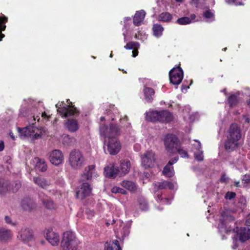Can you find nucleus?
<instances>
[{"label":"nucleus","instance_id":"a19ab883","mask_svg":"<svg viewBox=\"0 0 250 250\" xmlns=\"http://www.w3.org/2000/svg\"><path fill=\"white\" fill-rule=\"evenodd\" d=\"M40 198L42 204L46 208L48 209H53L55 208L56 206L53 201L51 199L47 197L42 198L41 196H40Z\"/></svg>","mask_w":250,"mask_h":250},{"label":"nucleus","instance_id":"aec40b11","mask_svg":"<svg viewBox=\"0 0 250 250\" xmlns=\"http://www.w3.org/2000/svg\"><path fill=\"white\" fill-rule=\"evenodd\" d=\"M13 233L11 230L5 228H0V242L7 243L12 239Z\"/></svg>","mask_w":250,"mask_h":250},{"label":"nucleus","instance_id":"20e7f679","mask_svg":"<svg viewBox=\"0 0 250 250\" xmlns=\"http://www.w3.org/2000/svg\"><path fill=\"white\" fill-rule=\"evenodd\" d=\"M56 107L58 113L62 118H68L79 114L78 109L68 99L66 100L65 102L64 101L58 102L56 104Z\"/></svg>","mask_w":250,"mask_h":250},{"label":"nucleus","instance_id":"0eeeda50","mask_svg":"<svg viewBox=\"0 0 250 250\" xmlns=\"http://www.w3.org/2000/svg\"><path fill=\"white\" fill-rule=\"evenodd\" d=\"M68 162L73 169L79 170L85 164L86 160L81 151L74 149L70 152Z\"/></svg>","mask_w":250,"mask_h":250},{"label":"nucleus","instance_id":"bb28decb","mask_svg":"<svg viewBox=\"0 0 250 250\" xmlns=\"http://www.w3.org/2000/svg\"><path fill=\"white\" fill-rule=\"evenodd\" d=\"M180 111L182 112V115L183 117L184 120L188 125H190L194 121L192 116L190 114V106L187 105L180 107Z\"/></svg>","mask_w":250,"mask_h":250},{"label":"nucleus","instance_id":"c85d7f7f","mask_svg":"<svg viewBox=\"0 0 250 250\" xmlns=\"http://www.w3.org/2000/svg\"><path fill=\"white\" fill-rule=\"evenodd\" d=\"M156 200L162 205H168L171 203L172 198L163 197V193L159 191L154 190Z\"/></svg>","mask_w":250,"mask_h":250},{"label":"nucleus","instance_id":"e2e57ef3","mask_svg":"<svg viewBox=\"0 0 250 250\" xmlns=\"http://www.w3.org/2000/svg\"><path fill=\"white\" fill-rule=\"evenodd\" d=\"M137 49H133V51H132V57H135L138 55V51Z\"/></svg>","mask_w":250,"mask_h":250},{"label":"nucleus","instance_id":"de8ad7c7","mask_svg":"<svg viewBox=\"0 0 250 250\" xmlns=\"http://www.w3.org/2000/svg\"><path fill=\"white\" fill-rule=\"evenodd\" d=\"M111 191L112 193L115 194L121 193L122 194L125 195L127 193V192L125 190L117 186L113 187L111 188Z\"/></svg>","mask_w":250,"mask_h":250},{"label":"nucleus","instance_id":"2f4dec72","mask_svg":"<svg viewBox=\"0 0 250 250\" xmlns=\"http://www.w3.org/2000/svg\"><path fill=\"white\" fill-rule=\"evenodd\" d=\"M228 103L229 104V106L231 107V112H232L234 114H240V112L238 111H235L233 110V108L237 106L238 103H239V98L237 96L234 94H231L228 97Z\"/></svg>","mask_w":250,"mask_h":250},{"label":"nucleus","instance_id":"72a5a7b5","mask_svg":"<svg viewBox=\"0 0 250 250\" xmlns=\"http://www.w3.org/2000/svg\"><path fill=\"white\" fill-rule=\"evenodd\" d=\"M33 162L35 163V167L37 170L41 171H45L46 170L47 167L45 161L43 159L35 158L33 160Z\"/></svg>","mask_w":250,"mask_h":250},{"label":"nucleus","instance_id":"39448f33","mask_svg":"<svg viewBox=\"0 0 250 250\" xmlns=\"http://www.w3.org/2000/svg\"><path fill=\"white\" fill-rule=\"evenodd\" d=\"M232 211L229 208H225L221 212L219 217L218 228L221 233L230 232L233 229L231 228L229 223L233 220L232 216Z\"/></svg>","mask_w":250,"mask_h":250},{"label":"nucleus","instance_id":"774afa93","mask_svg":"<svg viewBox=\"0 0 250 250\" xmlns=\"http://www.w3.org/2000/svg\"><path fill=\"white\" fill-rule=\"evenodd\" d=\"M237 241L236 240H233V245L232 246V248L233 249H235L237 248L238 246L236 245Z\"/></svg>","mask_w":250,"mask_h":250},{"label":"nucleus","instance_id":"a878e982","mask_svg":"<svg viewBox=\"0 0 250 250\" xmlns=\"http://www.w3.org/2000/svg\"><path fill=\"white\" fill-rule=\"evenodd\" d=\"M130 162L129 160H124L120 161V166L117 167L120 175H124L128 173L130 168Z\"/></svg>","mask_w":250,"mask_h":250},{"label":"nucleus","instance_id":"2eb2a0df","mask_svg":"<svg viewBox=\"0 0 250 250\" xmlns=\"http://www.w3.org/2000/svg\"><path fill=\"white\" fill-rule=\"evenodd\" d=\"M49 160L51 163L55 166H58L62 163L64 157L61 151L54 149L49 153Z\"/></svg>","mask_w":250,"mask_h":250},{"label":"nucleus","instance_id":"09e8293b","mask_svg":"<svg viewBox=\"0 0 250 250\" xmlns=\"http://www.w3.org/2000/svg\"><path fill=\"white\" fill-rule=\"evenodd\" d=\"M176 152H177L181 156V157L183 158H188V154L187 151L186 150H184L180 146V145L176 149Z\"/></svg>","mask_w":250,"mask_h":250},{"label":"nucleus","instance_id":"393cba45","mask_svg":"<svg viewBox=\"0 0 250 250\" xmlns=\"http://www.w3.org/2000/svg\"><path fill=\"white\" fill-rule=\"evenodd\" d=\"M159 121L161 123H169L173 121V115L172 113L167 110L159 111Z\"/></svg>","mask_w":250,"mask_h":250},{"label":"nucleus","instance_id":"7ed1b4c3","mask_svg":"<svg viewBox=\"0 0 250 250\" xmlns=\"http://www.w3.org/2000/svg\"><path fill=\"white\" fill-rule=\"evenodd\" d=\"M241 137L240 127L236 124H232L229 129L227 135V140L225 143V147L228 151H231L237 148L239 141Z\"/></svg>","mask_w":250,"mask_h":250},{"label":"nucleus","instance_id":"473e14b6","mask_svg":"<svg viewBox=\"0 0 250 250\" xmlns=\"http://www.w3.org/2000/svg\"><path fill=\"white\" fill-rule=\"evenodd\" d=\"M21 207L24 210L31 211L36 208V204L33 200L27 198L22 201Z\"/></svg>","mask_w":250,"mask_h":250},{"label":"nucleus","instance_id":"f8f14e48","mask_svg":"<svg viewBox=\"0 0 250 250\" xmlns=\"http://www.w3.org/2000/svg\"><path fill=\"white\" fill-rule=\"evenodd\" d=\"M92 190V186L91 184L86 181L83 182L76 192L77 198L83 200L91 195Z\"/></svg>","mask_w":250,"mask_h":250},{"label":"nucleus","instance_id":"c9c22d12","mask_svg":"<svg viewBox=\"0 0 250 250\" xmlns=\"http://www.w3.org/2000/svg\"><path fill=\"white\" fill-rule=\"evenodd\" d=\"M143 92L145 100L147 102H151L155 93L154 90L152 88L145 87L143 89Z\"/></svg>","mask_w":250,"mask_h":250},{"label":"nucleus","instance_id":"0e129e2a","mask_svg":"<svg viewBox=\"0 0 250 250\" xmlns=\"http://www.w3.org/2000/svg\"><path fill=\"white\" fill-rule=\"evenodd\" d=\"M124 121L125 122L127 121L126 117L125 116H124V117H121L120 119V123L121 124H123Z\"/></svg>","mask_w":250,"mask_h":250},{"label":"nucleus","instance_id":"052dcab7","mask_svg":"<svg viewBox=\"0 0 250 250\" xmlns=\"http://www.w3.org/2000/svg\"><path fill=\"white\" fill-rule=\"evenodd\" d=\"M86 213L89 218H91L94 215V212L91 210H87Z\"/></svg>","mask_w":250,"mask_h":250},{"label":"nucleus","instance_id":"a211bd4d","mask_svg":"<svg viewBox=\"0 0 250 250\" xmlns=\"http://www.w3.org/2000/svg\"><path fill=\"white\" fill-rule=\"evenodd\" d=\"M64 127L71 132H75L79 128V124L75 118H69L64 122Z\"/></svg>","mask_w":250,"mask_h":250},{"label":"nucleus","instance_id":"13d9d810","mask_svg":"<svg viewBox=\"0 0 250 250\" xmlns=\"http://www.w3.org/2000/svg\"><path fill=\"white\" fill-rule=\"evenodd\" d=\"M21 186V184L20 182H19L16 183L15 188H14L12 189V191L14 192H16L20 188Z\"/></svg>","mask_w":250,"mask_h":250},{"label":"nucleus","instance_id":"6e6552de","mask_svg":"<svg viewBox=\"0 0 250 250\" xmlns=\"http://www.w3.org/2000/svg\"><path fill=\"white\" fill-rule=\"evenodd\" d=\"M24 101L25 104H28L29 106L35 108L33 111V120L34 121L37 120L38 122L45 123L49 121L50 118V115L48 114L45 112H37L38 109L37 108L38 107V105L40 104L39 102L31 98L25 99Z\"/></svg>","mask_w":250,"mask_h":250},{"label":"nucleus","instance_id":"7c9ffc66","mask_svg":"<svg viewBox=\"0 0 250 250\" xmlns=\"http://www.w3.org/2000/svg\"><path fill=\"white\" fill-rule=\"evenodd\" d=\"M159 111L150 109L146 112V119L152 122H159Z\"/></svg>","mask_w":250,"mask_h":250},{"label":"nucleus","instance_id":"3c124183","mask_svg":"<svg viewBox=\"0 0 250 250\" xmlns=\"http://www.w3.org/2000/svg\"><path fill=\"white\" fill-rule=\"evenodd\" d=\"M62 142L64 144L68 145L71 141V139L69 135L66 134H63L62 136Z\"/></svg>","mask_w":250,"mask_h":250},{"label":"nucleus","instance_id":"f257e3e1","mask_svg":"<svg viewBox=\"0 0 250 250\" xmlns=\"http://www.w3.org/2000/svg\"><path fill=\"white\" fill-rule=\"evenodd\" d=\"M100 135L104 138V149L105 153L112 155L118 154L121 149L120 141L117 137L120 134V129L115 125H101L100 127Z\"/></svg>","mask_w":250,"mask_h":250},{"label":"nucleus","instance_id":"37998d69","mask_svg":"<svg viewBox=\"0 0 250 250\" xmlns=\"http://www.w3.org/2000/svg\"><path fill=\"white\" fill-rule=\"evenodd\" d=\"M172 15L168 12H163L159 15L158 20L164 22H167L172 19Z\"/></svg>","mask_w":250,"mask_h":250},{"label":"nucleus","instance_id":"6e6d98bb","mask_svg":"<svg viewBox=\"0 0 250 250\" xmlns=\"http://www.w3.org/2000/svg\"><path fill=\"white\" fill-rule=\"evenodd\" d=\"M203 0H192V3L195 5L196 7H200V3L202 2Z\"/></svg>","mask_w":250,"mask_h":250},{"label":"nucleus","instance_id":"c03bdc74","mask_svg":"<svg viewBox=\"0 0 250 250\" xmlns=\"http://www.w3.org/2000/svg\"><path fill=\"white\" fill-rule=\"evenodd\" d=\"M8 182L3 179H0V194H4L8 190Z\"/></svg>","mask_w":250,"mask_h":250},{"label":"nucleus","instance_id":"79ce46f5","mask_svg":"<svg viewBox=\"0 0 250 250\" xmlns=\"http://www.w3.org/2000/svg\"><path fill=\"white\" fill-rule=\"evenodd\" d=\"M7 21V18L3 15L0 17V41L4 37V35L1 33V31L5 29L6 26L3 25V23H5Z\"/></svg>","mask_w":250,"mask_h":250},{"label":"nucleus","instance_id":"4be33fe9","mask_svg":"<svg viewBox=\"0 0 250 250\" xmlns=\"http://www.w3.org/2000/svg\"><path fill=\"white\" fill-rule=\"evenodd\" d=\"M104 174L105 177L114 178L119 174L118 168L113 164H110L104 167Z\"/></svg>","mask_w":250,"mask_h":250},{"label":"nucleus","instance_id":"e433bc0d","mask_svg":"<svg viewBox=\"0 0 250 250\" xmlns=\"http://www.w3.org/2000/svg\"><path fill=\"white\" fill-rule=\"evenodd\" d=\"M196 16L195 14L190 15V18L188 17H184L178 19L177 20V23L180 25H186L189 24L195 21Z\"/></svg>","mask_w":250,"mask_h":250},{"label":"nucleus","instance_id":"cd10ccee","mask_svg":"<svg viewBox=\"0 0 250 250\" xmlns=\"http://www.w3.org/2000/svg\"><path fill=\"white\" fill-rule=\"evenodd\" d=\"M146 13L144 10L136 12L133 18V22L135 26H140L143 23Z\"/></svg>","mask_w":250,"mask_h":250},{"label":"nucleus","instance_id":"9d476101","mask_svg":"<svg viewBox=\"0 0 250 250\" xmlns=\"http://www.w3.org/2000/svg\"><path fill=\"white\" fill-rule=\"evenodd\" d=\"M164 144L166 149L169 154H174L176 152V149L180 143L177 137L173 134H167L164 140Z\"/></svg>","mask_w":250,"mask_h":250},{"label":"nucleus","instance_id":"8fccbe9b","mask_svg":"<svg viewBox=\"0 0 250 250\" xmlns=\"http://www.w3.org/2000/svg\"><path fill=\"white\" fill-rule=\"evenodd\" d=\"M139 206L141 209L142 210H146L148 208V204L147 202L145 200H140Z\"/></svg>","mask_w":250,"mask_h":250},{"label":"nucleus","instance_id":"9b49d317","mask_svg":"<svg viewBox=\"0 0 250 250\" xmlns=\"http://www.w3.org/2000/svg\"><path fill=\"white\" fill-rule=\"evenodd\" d=\"M141 166L145 168L152 167L156 161L155 154L151 150L146 151L141 155Z\"/></svg>","mask_w":250,"mask_h":250},{"label":"nucleus","instance_id":"5701e85b","mask_svg":"<svg viewBox=\"0 0 250 250\" xmlns=\"http://www.w3.org/2000/svg\"><path fill=\"white\" fill-rule=\"evenodd\" d=\"M46 238L49 243L54 246H57L60 241V237L59 234L51 229L47 230Z\"/></svg>","mask_w":250,"mask_h":250},{"label":"nucleus","instance_id":"bf43d9fd","mask_svg":"<svg viewBox=\"0 0 250 250\" xmlns=\"http://www.w3.org/2000/svg\"><path fill=\"white\" fill-rule=\"evenodd\" d=\"M243 181L245 182V183H248L250 181V175L246 174L243 179Z\"/></svg>","mask_w":250,"mask_h":250},{"label":"nucleus","instance_id":"680f3d73","mask_svg":"<svg viewBox=\"0 0 250 250\" xmlns=\"http://www.w3.org/2000/svg\"><path fill=\"white\" fill-rule=\"evenodd\" d=\"M220 180L221 182L226 183L228 181V178L225 175H223L221 177Z\"/></svg>","mask_w":250,"mask_h":250},{"label":"nucleus","instance_id":"1a4fd4ad","mask_svg":"<svg viewBox=\"0 0 250 250\" xmlns=\"http://www.w3.org/2000/svg\"><path fill=\"white\" fill-rule=\"evenodd\" d=\"M131 224L132 221L131 220H128L125 222L119 220L115 229L117 238L124 240L126 236H128L130 233Z\"/></svg>","mask_w":250,"mask_h":250},{"label":"nucleus","instance_id":"423d86ee","mask_svg":"<svg viewBox=\"0 0 250 250\" xmlns=\"http://www.w3.org/2000/svg\"><path fill=\"white\" fill-rule=\"evenodd\" d=\"M79 244L75 234L70 231L64 232L61 242V250H77Z\"/></svg>","mask_w":250,"mask_h":250},{"label":"nucleus","instance_id":"f03ea898","mask_svg":"<svg viewBox=\"0 0 250 250\" xmlns=\"http://www.w3.org/2000/svg\"><path fill=\"white\" fill-rule=\"evenodd\" d=\"M17 131L21 139H29L32 141L41 139L46 134L43 127H37L34 123L22 128L17 127Z\"/></svg>","mask_w":250,"mask_h":250},{"label":"nucleus","instance_id":"a18cd8bd","mask_svg":"<svg viewBox=\"0 0 250 250\" xmlns=\"http://www.w3.org/2000/svg\"><path fill=\"white\" fill-rule=\"evenodd\" d=\"M140 44L138 42H131L127 43L125 46L124 48L126 49L131 50L134 49H138L139 48Z\"/></svg>","mask_w":250,"mask_h":250},{"label":"nucleus","instance_id":"f704fd0d","mask_svg":"<svg viewBox=\"0 0 250 250\" xmlns=\"http://www.w3.org/2000/svg\"><path fill=\"white\" fill-rule=\"evenodd\" d=\"M121 185L131 192H134L137 190L136 184L132 181L124 180L122 182Z\"/></svg>","mask_w":250,"mask_h":250},{"label":"nucleus","instance_id":"864d4df0","mask_svg":"<svg viewBox=\"0 0 250 250\" xmlns=\"http://www.w3.org/2000/svg\"><path fill=\"white\" fill-rule=\"evenodd\" d=\"M226 2L229 4H234L236 6L244 5L242 2H237V0H227Z\"/></svg>","mask_w":250,"mask_h":250},{"label":"nucleus","instance_id":"4468645a","mask_svg":"<svg viewBox=\"0 0 250 250\" xmlns=\"http://www.w3.org/2000/svg\"><path fill=\"white\" fill-rule=\"evenodd\" d=\"M99 175L95 169V166L92 165L88 166L84 168L82 173V178L83 180L92 181L94 179L97 178Z\"/></svg>","mask_w":250,"mask_h":250},{"label":"nucleus","instance_id":"dca6fc26","mask_svg":"<svg viewBox=\"0 0 250 250\" xmlns=\"http://www.w3.org/2000/svg\"><path fill=\"white\" fill-rule=\"evenodd\" d=\"M18 238L24 242L31 241L33 238V231L29 228H22L19 231Z\"/></svg>","mask_w":250,"mask_h":250},{"label":"nucleus","instance_id":"ea45409f","mask_svg":"<svg viewBox=\"0 0 250 250\" xmlns=\"http://www.w3.org/2000/svg\"><path fill=\"white\" fill-rule=\"evenodd\" d=\"M164 28L160 24H155L152 27L153 34L156 38H160L162 36Z\"/></svg>","mask_w":250,"mask_h":250},{"label":"nucleus","instance_id":"c756f323","mask_svg":"<svg viewBox=\"0 0 250 250\" xmlns=\"http://www.w3.org/2000/svg\"><path fill=\"white\" fill-rule=\"evenodd\" d=\"M195 144H193L194 157L198 161H202L204 158L203 151L201 150V143L198 141H195Z\"/></svg>","mask_w":250,"mask_h":250},{"label":"nucleus","instance_id":"ddd939ff","mask_svg":"<svg viewBox=\"0 0 250 250\" xmlns=\"http://www.w3.org/2000/svg\"><path fill=\"white\" fill-rule=\"evenodd\" d=\"M169 75L170 83L174 85H179L183 79L184 73L181 67H174L170 71Z\"/></svg>","mask_w":250,"mask_h":250},{"label":"nucleus","instance_id":"b1692460","mask_svg":"<svg viewBox=\"0 0 250 250\" xmlns=\"http://www.w3.org/2000/svg\"><path fill=\"white\" fill-rule=\"evenodd\" d=\"M237 235L241 242H245L250 239V229L249 228H241L237 229Z\"/></svg>","mask_w":250,"mask_h":250},{"label":"nucleus","instance_id":"69168bd1","mask_svg":"<svg viewBox=\"0 0 250 250\" xmlns=\"http://www.w3.org/2000/svg\"><path fill=\"white\" fill-rule=\"evenodd\" d=\"M4 143L2 141H0V151H2L4 149Z\"/></svg>","mask_w":250,"mask_h":250},{"label":"nucleus","instance_id":"412c9836","mask_svg":"<svg viewBox=\"0 0 250 250\" xmlns=\"http://www.w3.org/2000/svg\"><path fill=\"white\" fill-rule=\"evenodd\" d=\"M34 182L40 187L49 190L50 192H51L50 188H52V185L49 181L46 180L45 178L38 176L33 178Z\"/></svg>","mask_w":250,"mask_h":250},{"label":"nucleus","instance_id":"338daca9","mask_svg":"<svg viewBox=\"0 0 250 250\" xmlns=\"http://www.w3.org/2000/svg\"><path fill=\"white\" fill-rule=\"evenodd\" d=\"M246 223L247 225L250 226V213L248 215Z\"/></svg>","mask_w":250,"mask_h":250},{"label":"nucleus","instance_id":"49530a36","mask_svg":"<svg viewBox=\"0 0 250 250\" xmlns=\"http://www.w3.org/2000/svg\"><path fill=\"white\" fill-rule=\"evenodd\" d=\"M147 35L144 31H139L135 35V38L142 41H144L147 39Z\"/></svg>","mask_w":250,"mask_h":250},{"label":"nucleus","instance_id":"58836bf2","mask_svg":"<svg viewBox=\"0 0 250 250\" xmlns=\"http://www.w3.org/2000/svg\"><path fill=\"white\" fill-rule=\"evenodd\" d=\"M105 250H122L117 240H114L111 243H106Z\"/></svg>","mask_w":250,"mask_h":250},{"label":"nucleus","instance_id":"4d7b16f0","mask_svg":"<svg viewBox=\"0 0 250 250\" xmlns=\"http://www.w3.org/2000/svg\"><path fill=\"white\" fill-rule=\"evenodd\" d=\"M5 222L8 223V224H11L13 226H14L16 225L15 223H13L11 221V218L8 217V216H6L5 217Z\"/></svg>","mask_w":250,"mask_h":250},{"label":"nucleus","instance_id":"6ab92c4d","mask_svg":"<svg viewBox=\"0 0 250 250\" xmlns=\"http://www.w3.org/2000/svg\"><path fill=\"white\" fill-rule=\"evenodd\" d=\"M178 160V157H175L169 161L167 164L164 167L163 173L168 177H172L174 174V170L172 165L175 164Z\"/></svg>","mask_w":250,"mask_h":250},{"label":"nucleus","instance_id":"603ef678","mask_svg":"<svg viewBox=\"0 0 250 250\" xmlns=\"http://www.w3.org/2000/svg\"><path fill=\"white\" fill-rule=\"evenodd\" d=\"M236 196V194L234 192H228L225 196V199L227 200H231L233 199Z\"/></svg>","mask_w":250,"mask_h":250},{"label":"nucleus","instance_id":"f3484780","mask_svg":"<svg viewBox=\"0 0 250 250\" xmlns=\"http://www.w3.org/2000/svg\"><path fill=\"white\" fill-rule=\"evenodd\" d=\"M167 188L171 190L176 189L177 188V184L175 182L172 183L166 181L157 182L154 184V190L159 191V190Z\"/></svg>","mask_w":250,"mask_h":250},{"label":"nucleus","instance_id":"4c0bfd02","mask_svg":"<svg viewBox=\"0 0 250 250\" xmlns=\"http://www.w3.org/2000/svg\"><path fill=\"white\" fill-rule=\"evenodd\" d=\"M203 16L205 21L208 22H211L215 20L214 13L211 10L205 11L203 14Z\"/></svg>","mask_w":250,"mask_h":250},{"label":"nucleus","instance_id":"5fc2aeb1","mask_svg":"<svg viewBox=\"0 0 250 250\" xmlns=\"http://www.w3.org/2000/svg\"><path fill=\"white\" fill-rule=\"evenodd\" d=\"M250 119L249 116L247 115H243L241 119V122L243 124H249L250 123Z\"/></svg>","mask_w":250,"mask_h":250}]
</instances>
